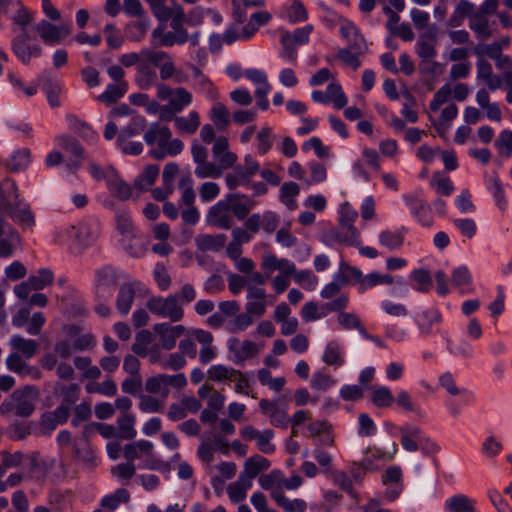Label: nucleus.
<instances>
[{
	"label": "nucleus",
	"instance_id": "nucleus-1",
	"mask_svg": "<svg viewBox=\"0 0 512 512\" xmlns=\"http://www.w3.org/2000/svg\"><path fill=\"white\" fill-rule=\"evenodd\" d=\"M171 137L172 132L169 127L158 122L150 124L144 133V140L149 146L157 144V148L150 150L152 158L162 160L166 156H176L182 152L183 142L178 138L172 139Z\"/></svg>",
	"mask_w": 512,
	"mask_h": 512
},
{
	"label": "nucleus",
	"instance_id": "nucleus-2",
	"mask_svg": "<svg viewBox=\"0 0 512 512\" xmlns=\"http://www.w3.org/2000/svg\"><path fill=\"white\" fill-rule=\"evenodd\" d=\"M40 397L39 389L34 385H25L14 390L9 397L0 406L1 413L13 411L16 416L29 417L36 408V403Z\"/></svg>",
	"mask_w": 512,
	"mask_h": 512
},
{
	"label": "nucleus",
	"instance_id": "nucleus-3",
	"mask_svg": "<svg viewBox=\"0 0 512 512\" xmlns=\"http://www.w3.org/2000/svg\"><path fill=\"white\" fill-rule=\"evenodd\" d=\"M261 267L269 274L276 270L280 272L273 278L271 283L272 288L277 294L283 293L288 288L290 284L289 278L295 272V264L292 261L286 258H278L274 254L264 255Z\"/></svg>",
	"mask_w": 512,
	"mask_h": 512
},
{
	"label": "nucleus",
	"instance_id": "nucleus-4",
	"mask_svg": "<svg viewBox=\"0 0 512 512\" xmlns=\"http://www.w3.org/2000/svg\"><path fill=\"white\" fill-rule=\"evenodd\" d=\"M146 308L153 315L168 319L172 323L179 322L184 317V308L178 303V296L172 294L166 297H150L146 302Z\"/></svg>",
	"mask_w": 512,
	"mask_h": 512
},
{
	"label": "nucleus",
	"instance_id": "nucleus-5",
	"mask_svg": "<svg viewBox=\"0 0 512 512\" xmlns=\"http://www.w3.org/2000/svg\"><path fill=\"white\" fill-rule=\"evenodd\" d=\"M96 239V234L93 233L90 226L85 223L72 225L61 231L57 235V242L59 244H69L70 249L75 252H81L84 248L90 246Z\"/></svg>",
	"mask_w": 512,
	"mask_h": 512
},
{
	"label": "nucleus",
	"instance_id": "nucleus-6",
	"mask_svg": "<svg viewBox=\"0 0 512 512\" xmlns=\"http://www.w3.org/2000/svg\"><path fill=\"white\" fill-rule=\"evenodd\" d=\"M30 478L43 483L45 480L58 482L66 477L67 467L55 459L38 461L33 459L29 467Z\"/></svg>",
	"mask_w": 512,
	"mask_h": 512
},
{
	"label": "nucleus",
	"instance_id": "nucleus-7",
	"mask_svg": "<svg viewBox=\"0 0 512 512\" xmlns=\"http://www.w3.org/2000/svg\"><path fill=\"white\" fill-rule=\"evenodd\" d=\"M208 225L228 230L234 225V217L225 199L219 200L212 205L206 215Z\"/></svg>",
	"mask_w": 512,
	"mask_h": 512
},
{
	"label": "nucleus",
	"instance_id": "nucleus-8",
	"mask_svg": "<svg viewBox=\"0 0 512 512\" xmlns=\"http://www.w3.org/2000/svg\"><path fill=\"white\" fill-rule=\"evenodd\" d=\"M150 60L159 68L162 81L174 79L177 83L182 82V73L176 68L173 58L167 52L152 50Z\"/></svg>",
	"mask_w": 512,
	"mask_h": 512
},
{
	"label": "nucleus",
	"instance_id": "nucleus-9",
	"mask_svg": "<svg viewBox=\"0 0 512 512\" xmlns=\"http://www.w3.org/2000/svg\"><path fill=\"white\" fill-rule=\"evenodd\" d=\"M154 333L159 337L160 344L165 350H172L177 339L186 333L184 325H171L170 323H157L153 326Z\"/></svg>",
	"mask_w": 512,
	"mask_h": 512
},
{
	"label": "nucleus",
	"instance_id": "nucleus-10",
	"mask_svg": "<svg viewBox=\"0 0 512 512\" xmlns=\"http://www.w3.org/2000/svg\"><path fill=\"white\" fill-rule=\"evenodd\" d=\"M233 217L244 220L255 207L256 202L246 194L231 192L224 197Z\"/></svg>",
	"mask_w": 512,
	"mask_h": 512
},
{
	"label": "nucleus",
	"instance_id": "nucleus-11",
	"mask_svg": "<svg viewBox=\"0 0 512 512\" xmlns=\"http://www.w3.org/2000/svg\"><path fill=\"white\" fill-rule=\"evenodd\" d=\"M229 351L234 355L235 363H242L258 355L260 347L250 341H240L238 338L232 337L227 342Z\"/></svg>",
	"mask_w": 512,
	"mask_h": 512
},
{
	"label": "nucleus",
	"instance_id": "nucleus-12",
	"mask_svg": "<svg viewBox=\"0 0 512 512\" xmlns=\"http://www.w3.org/2000/svg\"><path fill=\"white\" fill-rule=\"evenodd\" d=\"M30 36L26 29L13 41V51L22 63L28 64L32 57H39L42 49L39 45L29 44Z\"/></svg>",
	"mask_w": 512,
	"mask_h": 512
},
{
	"label": "nucleus",
	"instance_id": "nucleus-13",
	"mask_svg": "<svg viewBox=\"0 0 512 512\" xmlns=\"http://www.w3.org/2000/svg\"><path fill=\"white\" fill-rule=\"evenodd\" d=\"M35 30L43 42L49 45L59 44L69 34V30L65 26H57L46 20L39 22Z\"/></svg>",
	"mask_w": 512,
	"mask_h": 512
},
{
	"label": "nucleus",
	"instance_id": "nucleus-14",
	"mask_svg": "<svg viewBox=\"0 0 512 512\" xmlns=\"http://www.w3.org/2000/svg\"><path fill=\"white\" fill-rule=\"evenodd\" d=\"M157 68L151 60L142 59L136 67L135 82L142 90H148L155 86L158 76Z\"/></svg>",
	"mask_w": 512,
	"mask_h": 512
},
{
	"label": "nucleus",
	"instance_id": "nucleus-15",
	"mask_svg": "<svg viewBox=\"0 0 512 512\" xmlns=\"http://www.w3.org/2000/svg\"><path fill=\"white\" fill-rule=\"evenodd\" d=\"M399 431L401 434V445L409 452H416L419 449V443L426 439L421 429L415 425L406 424Z\"/></svg>",
	"mask_w": 512,
	"mask_h": 512
},
{
	"label": "nucleus",
	"instance_id": "nucleus-16",
	"mask_svg": "<svg viewBox=\"0 0 512 512\" xmlns=\"http://www.w3.org/2000/svg\"><path fill=\"white\" fill-rule=\"evenodd\" d=\"M416 53L423 61H430L436 54V29H429L419 37L416 44Z\"/></svg>",
	"mask_w": 512,
	"mask_h": 512
},
{
	"label": "nucleus",
	"instance_id": "nucleus-17",
	"mask_svg": "<svg viewBox=\"0 0 512 512\" xmlns=\"http://www.w3.org/2000/svg\"><path fill=\"white\" fill-rule=\"evenodd\" d=\"M74 458L86 470H93L97 466V458L88 441L74 444Z\"/></svg>",
	"mask_w": 512,
	"mask_h": 512
},
{
	"label": "nucleus",
	"instance_id": "nucleus-18",
	"mask_svg": "<svg viewBox=\"0 0 512 512\" xmlns=\"http://www.w3.org/2000/svg\"><path fill=\"white\" fill-rule=\"evenodd\" d=\"M154 446L148 440H138L126 444L123 448L125 459L132 462L142 457H150L153 454Z\"/></svg>",
	"mask_w": 512,
	"mask_h": 512
},
{
	"label": "nucleus",
	"instance_id": "nucleus-19",
	"mask_svg": "<svg viewBox=\"0 0 512 512\" xmlns=\"http://www.w3.org/2000/svg\"><path fill=\"white\" fill-rule=\"evenodd\" d=\"M283 472L272 470L268 474H263L259 478V484L262 489L270 492V497L274 500L284 491L282 490Z\"/></svg>",
	"mask_w": 512,
	"mask_h": 512
},
{
	"label": "nucleus",
	"instance_id": "nucleus-20",
	"mask_svg": "<svg viewBox=\"0 0 512 512\" xmlns=\"http://www.w3.org/2000/svg\"><path fill=\"white\" fill-rule=\"evenodd\" d=\"M107 187L112 196L116 197L121 201H126L134 197V190H137L134 186H130L124 182L116 172L114 176L110 174V180Z\"/></svg>",
	"mask_w": 512,
	"mask_h": 512
},
{
	"label": "nucleus",
	"instance_id": "nucleus-21",
	"mask_svg": "<svg viewBox=\"0 0 512 512\" xmlns=\"http://www.w3.org/2000/svg\"><path fill=\"white\" fill-rule=\"evenodd\" d=\"M15 353L21 354L26 359L33 358L39 349V344L34 339H26L20 335H14L9 342Z\"/></svg>",
	"mask_w": 512,
	"mask_h": 512
},
{
	"label": "nucleus",
	"instance_id": "nucleus-22",
	"mask_svg": "<svg viewBox=\"0 0 512 512\" xmlns=\"http://www.w3.org/2000/svg\"><path fill=\"white\" fill-rule=\"evenodd\" d=\"M269 467L270 461L268 459L260 455H254L245 461L244 471L240 475L252 482L258 474L268 470Z\"/></svg>",
	"mask_w": 512,
	"mask_h": 512
},
{
	"label": "nucleus",
	"instance_id": "nucleus-23",
	"mask_svg": "<svg viewBox=\"0 0 512 512\" xmlns=\"http://www.w3.org/2000/svg\"><path fill=\"white\" fill-rule=\"evenodd\" d=\"M159 166L156 164L147 165L143 172L137 177L134 187L137 189L135 199H138L140 192L147 191L155 183L159 175Z\"/></svg>",
	"mask_w": 512,
	"mask_h": 512
},
{
	"label": "nucleus",
	"instance_id": "nucleus-24",
	"mask_svg": "<svg viewBox=\"0 0 512 512\" xmlns=\"http://www.w3.org/2000/svg\"><path fill=\"white\" fill-rule=\"evenodd\" d=\"M136 290L132 283H124L120 286L116 299L117 310L122 315H127L135 299Z\"/></svg>",
	"mask_w": 512,
	"mask_h": 512
},
{
	"label": "nucleus",
	"instance_id": "nucleus-25",
	"mask_svg": "<svg viewBox=\"0 0 512 512\" xmlns=\"http://www.w3.org/2000/svg\"><path fill=\"white\" fill-rule=\"evenodd\" d=\"M174 125L182 134H194L200 126L199 114L196 111H190L187 116H177L174 118Z\"/></svg>",
	"mask_w": 512,
	"mask_h": 512
},
{
	"label": "nucleus",
	"instance_id": "nucleus-26",
	"mask_svg": "<svg viewBox=\"0 0 512 512\" xmlns=\"http://www.w3.org/2000/svg\"><path fill=\"white\" fill-rule=\"evenodd\" d=\"M226 240L225 234H203L195 238L197 247L202 251H219L225 246Z\"/></svg>",
	"mask_w": 512,
	"mask_h": 512
},
{
	"label": "nucleus",
	"instance_id": "nucleus-27",
	"mask_svg": "<svg viewBox=\"0 0 512 512\" xmlns=\"http://www.w3.org/2000/svg\"><path fill=\"white\" fill-rule=\"evenodd\" d=\"M252 487V482L239 475L238 480L227 487V493L232 503H239L247 496V491Z\"/></svg>",
	"mask_w": 512,
	"mask_h": 512
},
{
	"label": "nucleus",
	"instance_id": "nucleus-28",
	"mask_svg": "<svg viewBox=\"0 0 512 512\" xmlns=\"http://www.w3.org/2000/svg\"><path fill=\"white\" fill-rule=\"evenodd\" d=\"M477 78L484 80L488 88L492 91H495L501 85L500 78L493 75L491 64L484 59H480L477 62Z\"/></svg>",
	"mask_w": 512,
	"mask_h": 512
},
{
	"label": "nucleus",
	"instance_id": "nucleus-29",
	"mask_svg": "<svg viewBox=\"0 0 512 512\" xmlns=\"http://www.w3.org/2000/svg\"><path fill=\"white\" fill-rule=\"evenodd\" d=\"M57 142L61 148L71 152L78 159L70 165L72 171H76L80 166V160L84 158L83 147L75 138L65 135L58 137Z\"/></svg>",
	"mask_w": 512,
	"mask_h": 512
},
{
	"label": "nucleus",
	"instance_id": "nucleus-30",
	"mask_svg": "<svg viewBox=\"0 0 512 512\" xmlns=\"http://www.w3.org/2000/svg\"><path fill=\"white\" fill-rule=\"evenodd\" d=\"M128 90L127 82L109 84L105 91L98 95L97 100L105 104H113L122 98Z\"/></svg>",
	"mask_w": 512,
	"mask_h": 512
},
{
	"label": "nucleus",
	"instance_id": "nucleus-31",
	"mask_svg": "<svg viewBox=\"0 0 512 512\" xmlns=\"http://www.w3.org/2000/svg\"><path fill=\"white\" fill-rule=\"evenodd\" d=\"M135 416L130 413H123L117 419V434L118 437L125 440H131L135 438L137 431L135 429Z\"/></svg>",
	"mask_w": 512,
	"mask_h": 512
},
{
	"label": "nucleus",
	"instance_id": "nucleus-32",
	"mask_svg": "<svg viewBox=\"0 0 512 512\" xmlns=\"http://www.w3.org/2000/svg\"><path fill=\"white\" fill-rule=\"evenodd\" d=\"M191 103L192 94L184 87H177L167 104L172 111L180 113Z\"/></svg>",
	"mask_w": 512,
	"mask_h": 512
},
{
	"label": "nucleus",
	"instance_id": "nucleus-33",
	"mask_svg": "<svg viewBox=\"0 0 512 512\" xmlns=\"http://www.w3.org/2000/svg\"><path fill=\"white\" fill-rule=\"evenodd\" d=\"M394 279L389 274H380L378 272H371L367 275H362L360 285L358 287L361 293H364L367 289L373 288L377 285L393 284Z\"/></svg>",
	"mask_w": 512,
	"mask_h": 512
},
{
	"label": "nucleus",
	"instance_id": "nucleus-34",
	"mask_svg": "<svg viewBox=\"0 0 512 512\" xmlns=\"http://www.w3.org/2000/svg\"><path fill=\"white\" fill-rule=\"evenodd\" d=\"M210 119L220 131L225 130L230 124V112L221 102L213 104Z\"/></svg>",
	"mask_w": 512,
	"mask_h": 512
},
{
	"label": "nucleus",
	"instance_id": "nucleus-35",
	"mask_svg": "<svg viewBox=\"0 0 512 512\" xmlns=\"http://www.w3.org/2000/svg\"><path fill=\"white\" fill-rule=\"evenodd\" d=\"M278 507L284 512H306L307 503L301 498H289L285 492L281 493L277 498L274 499Z\"/></svg>",
	"mask_w": 512,
	"mask_h": 512
},
{
	"label": "nucleus",
	"instance_id": "nucleus-36",
	"mask_svg": "<svg viewBox=\"0 0 512 512\" xmlns=\"http://www.w3.org/2000/svg\"><path fill=\"white\" fill-rule=\"evenodd\" d=\"M406 204L410 207L412 213L418 217L424 225H429L431 220L429 218L430 207L423 200L413 196L405 198Z\"/></svg>",
	"mask_w": 512,
	"mask_h": 512
},
{
	"label": "nucleus",
	"instance_id": "nucleus-37",
	"mask_svg": "<svg viewBox=\"0 0 512 512\" xmlns=\"http://www.w3.org/2000/svg\"><path fill=\"white\" fill-rule=\"evenodd\" d=\"M325 93L328 104L332 103L335 109L340 110L344 108L348 103V99L341 85L338 83H330L327 86Z\"/></svg>",
	"mask_w": 512,
	"mask_h": 512
},
{
	"label": "nucleus",
	"instance_id": "nucleus-38",
	"mask_svg": "<svg viewBox=\"0 0 512 512\" xmlns=\"http://www.w3.org/2000/svg\"><path fill=\"white\" fill-rule=\"evenodd\" d=\"M354 222L345 223V221H339L340 231L337 234L339 242L347 245L359 246V232L353 225Z\"/></svg>",
	"mask_w": 512,
	"mask_h": 512
},
{
	"label": "nucleus",
	"instance_id": "nucleus-39",
	"mask_svg": "<svg viewBox=\"0 0 512 512\" xmlns=\"http://www.w3.org/2000/svg\"><path fill=\"white\" fill-rule=\"evenodd\" d=\"M300 188L295 182H285L280 188V200L288 209L296 208L295 198L299 195Z\"/></svg>",
	"mask_w": 512,
	"mask_h": 512
},
{
	"label": "nucleus",
	"instance_id": "nucleus-40",
	"mask_svg": "<svg viewBox=\"0 0 512 512\" xmlns=\"http://www.w3.org/2000/svg\"><path fill=\"white\" fill-rule=\"evenodd\" d=\"M250 176L244 171L242 165H237L234 170L225 176L226 186L229 190H235L236 188L250 183Z\"/></svg>",
	"mask_w": 512,
	"mask_h": 512
},
{
	"label": "nucleus",
	"instance_id": "nucleus-41",
	"mask_svg": "<svg viewBox=\"0 0 512 512\" xmlns=\"http://www.w3.org/2000/svg\"><path fill=\"white\" fill-rule=\"evenodd\" d=\"M371 402L378 408L390 407L395 398L389 388L380 386L376 387L371 393Z\"/></svg>",
	"mask_w": 512,
	"mask_h": 512
},
{
	"label": "nucleus",
	"instance_id": "nucleus-42",
	"mask_svg": "<svg viewBox=\"0 0 512 512\" xmlns=\"http://www.w3.org/2000/svg\"><path fill=\"white\" fill-rule=\"evenodd\" d=\"M123 241L127 242L125 244V251L134 258L142 257L147 250L145 241L141 235L135 234L123 238Z\"/></svg>",
	"mask_w": 512,
	"mask_h": 512
},
{
	"label": "nucleus",
	"instance_id": "nucleus-43",
	"mask_svg": "<svg viewBox=\"0 0 512 512\" xmlns=\"http://www.w3.org/2000/svg\"><path fill=\"white\" fill-rule=\"evenodd\" d=\"M94 431H97L102 437L106 439L118 437L117 429L113 425L100 422H92L85 425L83 436L87 438Z\"/></svg>",
	"mask_w": 512,
	"mask_h": 512
},
{
	"label": "nucleus",
	"instance_id": "nucleus-44",
	"mask_svg": "<svg viewBox=\"0 0 512 512\" xmlns=\"http://www.w3.org/2000/svg\"><path fill=\"white\" fill-rule=\"evenodd\" d=\"M445 507L450 512H472L474 508L472 500L463 494L455 495L445 502Z\"/></svg>",
	"mask_w": 512,
	"mask_h": 512
},
{
	"label": "nucleus",
	"instance_id": "nucleus-45",
	"mask_svg": "<svg viewBox=\"0 0 512 512\" xmlns=\"http://www.w3.org/2000/svg\"><path fill=\"white\" fill-rule=\"evenodd\" d=\"M441 315L437 309L429 308L418 316V326L422 333L428 334L434 323H438Z\"/></svg>",
	"mask_w": 512,
	"mask_h": 512
},
{
	"label": "nucleus",
	"instance_id": "nucleus-46",
	"mask_svg": "<svg viewBox=\"0 0 512 512\" xmlns=\"http://www.w3.org/2000/svg\"><path fill=\"white\" fill-rule=\"evenodd\" d=\"M236 374V369L224 366L222 364L212 365L207 371L208 378L216 382H222L226 380L231 381L233 376Z\"/></svg>",
	"mask_w": 512,
	"mask_h": 512
},
{
	"label": "nucleus",
	"instance_id": "nucleus-47",
	"mask_svg": "<svg viewBox=\"0 0 512 512\" xmlns=\"http://www.w3.org/2000/svg\"><path fill=\"white\" fill-rule=\"evenodd\" d=\"M294 281L301 285L304 289L312 291L318 285V277L311 270H300L295 268V272L292 273Z\"/></svg>",
	"mask_w": 512,
	"mask_h": 512
},
{
	"label": "nucleus",
	"instance_id": "nucleus-48",
	"mask_svg": "<svg viewBox=\"0 0 512 512\" xmlns=\"http://www.w3.org/2000/svg\"><path fill=\"white\" fill-rule=\"evenodd\" d=\"M380 243L390 250L400 248L404 242V236L402 231H382L379 235Z\"/></svg>",
	"mask_w": 512,
	"mask_h": 512
},
{
	"label": "nucleus",
	"instance_id": "nucleus-49",
	"mask_svg": "<svg viewBox=\"0 0 512 512\" xmlns=\"http://www.w3.org/2000/svg\"><path fill=\"white\" fill-rule=\"evenodd\" d=\"M55 392L63 398V403L69 407L74 404L79 398L80 387L76 383H70L67 385H57Z\"/></svg>",
	"mask_w": 512,
	"mask_h": 512
},
{
	"label": "nucleus",
	"instance_id": "nucleus-50",
	"mask_svg": "<svg viewBox=\"0 0 512 512\" xmlns=\"http://www.w3.org/2000/svg\"><path fill=\"white\" fill-rule=\"evenodd\" d=\"M323 361L327 365H342L344 359L341 354V348L337 341H330L324 351Z\"/></svg>",
	"mask_w": 512,
	"mask_h": 512
},
{
	"label": "nucleus",
	"instance_id": "nucleus-51",
	"mask_svg": "<svg viewBox=\"0 0 512 512\" xmlns=\"http://www.w3.org/2000/svg\"><path fill=\"white\" fill-rule=\"evenodd\" d=\"M145 390L150 394L162 393L164 396H167L169 389L166 384V374L149 377L145 382Z\"/></svg>",
	"mask_w": 512,
	"mask_h": 512
},
{
	"label": "nucleus",
	"instance_id": "nucleus-52",
	"mask_svg": "<svg viewBox=\"0 0 512 512\" xmlns=\"http://www.w3.org/2000/svg\"><path fill=\"white\" fill-rule=\"evenodd\" d=\"M153 49L145 48L139 53L130 52L123 54L119 57V62L123 67L129 68L132 66H138L142 59L150 60Z\"/></svg>",
	"mask_w": 512,
	"mask_h": 512
},
{
	"label": "nucleus",
	"instance_id": "nucleus-53",
	"mask_svg": "<svg viewBox=\"0 0 512 512\" xmlns=\"http://www.w3.org/2000/svg\"><path fill=\"white\" fill-rule=\"evenodd\" d=\"M469 27L476 33L479 39L485 40L492 35L488 20L481 15H474L469 23Z\"/></svg>",
	"mask_w": 512,
	"mask_h": 512
},
{
	"label": "nucleus",
	"instance_id": "nucleus-54",
	"mask_svg": "<svg viewBox=\"0 0 512 512\" xmlns=\"http://www.w3.org/2000/svg\"><path fill=\"white\" fill-rule=\"evenodd\" d=\"M194 173L200 179L219 178L222 176L220 167L208 160L197 164Z\"/></svg>",
	"mask_w": 512,
	"mask_h": 512
},
{
	"label": "nucleus",
	"instance_id": "nucleus-55",
	"mask_svg": "<svg viewBox=\"0 0 512 512\" xmlns=\"http://www.w3.org/2000/svg\"><path fill=\"white\" fill-rule=\"evenodd\" d=\"M30 163V150L27 148L18 150L6 163L7 167L14 172L26 168Z\"/></svg>",
	"mask_w": 512,
	"mask_h": 512
},
{
	"label": "nucleus",
	"instance_id": "nucleus-56",
	"mask_svg": "<svg viewBox=\"0 0 512 512\" xmlns=\"http://www.w3.org/2000/svg\"><path fill=\"white\" fill-rule=\"evenodd\" d=\"M471 274L467 267H459L452 273V284L462 291H470Z\"/></svg>",
	"mask_w": 512,
	"mask_h": 512
},
{
	"label": "nucleus",
	"instance_id": "nucleus-57",
	"mask_svg": "<svg viewBox=\"0 0 512 512\" xmlns=\"http://www.w3.org/2000/svg\"><path fill=\"white\" fill-rule=\"evenodd\" d=\"M179 188L182 189L180 203L185 206H194L195 191L190 176L182 177L179 181Z\"/></svg>",
	"mask_w": 512,
	"mask_h": 512
},
{
	"label": "nucleus",
	"instance_id": "nucleus-58",
	"mask_svg": "<svg viewBox=\"0 0 512 512\" xmlns=\"http://www.w3.org/2000/svg\"><path fill=\"white\" fill-rule=\"evenodd\" d=\"M30 284L34 290H41L47 286H50L54 281V274L50 269H40L37 275L30 276Z\"/></svg>",
	"mask_w": 512,
	"mask_h": 512
},
{
	"label": "nucleus",
	"instance_id": "nucleus-59",
	"mask_svg": "<svg viewBox=\"0 0 512 512\" xmlns=\"http://www.w3.org/2000/svg\"><path fill=\"white\" fill-rule=\"evenodd\" d=\"M313 457L317 461L318 465L321 468V471L324 474H328L332 471L333 468V456L326 451L320 445H317L313 451Z\"/></svg>",
	"mask_w": 512,
	"mask_h": 512
},
{
	"label": "nucleus",
	"instance_id": "nucleus-60",
	"mask_svg": "<svg viewBox=\"0 0 512 512\" xmlns=\"http://www.w3.org/2000/svg\"><path fill=\"white\" fill-rule=\"evenodd\" d=\"M411 278L414 281L413 288L419 292H427L432 284V279L429 272L425 269L414 270L411 273Z\"/></svg>",
	"mask_w": 512,
	"mask_h": 512
},
{
	"label": "nucleus",
	"instance_id": "nucleus-61",
	"mask_svg": "<svg viewBox=\"0 0 512 512\" xmlns=\"http://www.w3.org/2000/svg\"><path fill=\"white\" fill-rule=\"evenodd\" d=\"M116 226L123 238L135 235L132 219L125 211H120L116 214Z\"/></svg>",
	"mask_w": 512,
	"mask_h": 512
},
{
	"label": "nucleus",
	"instance_id": "nucleus-62",
	"mask_svg": "<svg viewBox=\"0 0 512 512\" xmlns=\"http://www.w3.org/2000/svg\"><path fill=\"white\" fill-rule=\"evenodd\" d=\"M451 94H452L451 85L450 84L443 85L434 94L433 99L431 100V102L429 104V109L432 112H437L440 109V107L451 98Z\"/></svg>",
	"mask_w": 512,
	"mask_h": 512
},
{
	"label": "nucleus",
	"instance_id": "nucleus-63",
	"mask_svg": "<svg viewBox=\"0 0 512 512\" xmlns=\"http://www.w3.org/2000/svg\"><path fill=\"white\" fill-rule=\"evenodd\" d=\"M287 17L290 22H303L307 19L308 13L300 0H292L290 7L286 10Z\"/></svg>",
	"mask_w": 512,
	"mask_h": 512
},
{
	"label": "nucleus",
	"instance_id": "nucleus-64",
	"mask_svg": "<svg viewBox=\"0 0 512 512\" xmlns=\"http://www.w3.org/2000/svg\"><path fill=\"white\" fill-rule=\"evenodd\" d=\"M495 146L498 148L499 153L503 156L509 157L512 155V131L503 130L500 132L495 141Z\"/></svg>",
	"mask_w": 512,
	"mask_h": 512
}]
</instances>
